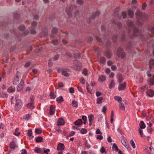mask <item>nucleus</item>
<instances>
[{"instance_id":"obj_64","label":"nucleus","mask_w":154,"mask_h":154,"mask_svg":"<svg viewBox=\"0 0 154 154\" xmlns=\"http://www.w3.org/2000/svg\"><path fill=\"white\" fill-rule=\"evenodd\" d=\"M21 154H27L26 150L25 149H23L22 150Z\"/></svg>"},{"instance_id":"obj_31","label":"nucleus","mask_w":154,"mask_h":154,"mask_svg":"<svg viewBox=\"0 0 154 154\" xmlns=\"http://www.w3.org/2000/svg\"><path fill=\"white\" fill-rule=\"evenodd\" d=\"M112 149L113 150H115L116 151H118L119 149L116 143H114L113 145Z\"/></svg>"},{"instance_id":"obj_37","label":"nucleus","mask_w":154,"mask_h":154,"mask_svg":"<svg viewBox=\"0 0 154 154\" xmlns=\"http://www.w3.org/2000/svg\"><path fill=\"white\" fill-rule=\"evenodd\" d=\"M130 143L131 145L132 146V147L134 149L136 147L135 145L134 142L133 140H131L130 141Z\"/></svg>"},{"instance_id":"obj_20","label":"nucleus","mask_w":154,"mask_h":154,"mask_svg":"<svg viewBox=\"0 0 154 154\" xmlns=\"http://www.w3.org/2000/svg\"><path fill=\"white\" fill-rule=\"evenodd\" d=\"M15 91V89L14 88H13L12 86L9 87L8 89V91L9 93H12L14 92Z\"/></svg>"},{"instance_id":"obj_21","label":"nucleus","mask_w":154,"mask_h":154,"mask_svg":"<svg viewBox=\"0 0 154 154\" xmlns=\"http://www.w3.org/2000/svg\"><path fill=\"white\" fill-rule=\"evenodd\" d=\"M114 99L116 100L119 103H120L122 101V98L120 97L116 96L114 97Z\"/></svg>"},{"instance_id":"obj_1","label":"nucleus","mask_w":154,"mask_h":154,"mask_svg":"<svg viewBox=\"0 0 154 154\" xmlns=\"http://www.w3.org/2000/svg\"><path fill=\"white\" fill-rule=\"evenodd\" d=\"M30 102L26 104V106L28 108L31 109H33L35 107L34 105V97L33 96L31 95L30 98Z\"/></svg>"},{"instance_id":"obj_26","label":"nucleus","mask_w":154,"mask_h":154,"mask_svg":"<svg viewBox=\"0 0 154 154\" xmlns=\"http://www.w3.org/2000/svg\"><path fill=\"white\" fill-rule=\"evenodd\" d=\"M149 85H154V75H153L152 78L150 79Z\"/></svg>"},{"instance_id":"obj_54","label":"nucleus","mask_w":154,"mask_h":154,"mask_svg":"<svg viewBox=\"0 0 154 154\" xmlns=\"http://www.w3.org/2000/svg\"><path fill=\"white\" fill-rule=\"evenodd\" d=\"M30 64V62H26L24 65V66L25 67H29Z\"/></svg>"},{"instance_id":"obj_32","label":"nucleus","mask_w":154,"mask_h":154,"mask_svg":"<svg viewBox=\"0 0 154 154\" xmlns=\"http://www.w3.org/2000/svg\"><path fill=\"white\" fill-rule=\"evenodd\" d=\"M50 96L51 98L53 99H55L56 97V96L54 92L53 91L51 92L50 94Z\"/></svg>"},{"instance_id":"obj_63","label":"nucleus","mask_w":154,"mask_h":154,"mask_svg":"<svg viewBox=\"0 0 154 154\" xmlns=\"http://www.w3.org/2000/svg\"><path fill=\"white\" fill-rule=\"evenodd\" d=\"M96 133L97 134H102V133L100 131V129H97L96 131Z\"/></svg>"},{"instance_id":"obj_11","label":"nucleus","mask_w":154,"mask_h":154,"mask_svg":"<svg viewBox=\"0 0 154 154\" xmlns=\"http://www.w3.org/2000/svg\"><path fill=\"white\" fill-rule=\"evenodd\" d=\"M65 148V146L63 143H59L57 146V149L58 151H62Z\"/></svg>"},{"instance_id":"obj_19","label":"nucleus","mask_w":154,"mask_h":154,"mask_svg":"<svg viewBox=\"0 0 154 154\" xmlns=\"http://www.w3.org/2000/svg\"><path fill=\"white\" fill-rule=\"evenodd\" d=\"M55 108L52 106L51 105L50 106V114L51 115L53 114L55 112Z\"/></svg>"},{"instance_id":"obj_40","label":"nucleus","mask_w":154,"mask_h":154,"mask_svg":"<svg viewBox=\"0 0 154 154\" xmlns=\"http://www.w3.org/2000/svg\"><path fill=\"white\" fill-rule=\"evenodd\" d=\"M35 132L37 134H39L42 133V131L38 128H36L35 130Z\"/></svg>"},{"instance_id":"obj_45","label":"nucleus","mask_w":154,"mask_h":154,"mask_svg":"<svg viewBox=\"0 0 154 154\" xmlns=\"http://www.w3.org/2000/svg\"><path fill=\"white\" fill-rule=\"evenodd\" d=\"M100 63H105L106 62L105 59L103 57H101L100 58Z\"/></svg>"},{"instance_id":"obj_8","label":"nucleus","mask_w":154,"mask_h":154,"mask_svg":"<svg viewBox=\"0 0 154 154\" xmlns=\"http://www.w3.org/2000/svg\"><path fill=\"white\" fill-rule=\"evenodd\" d=\"M121 142L122 144L126 148H128V146L127 144V140L124 136H122L121 138Z\"/></svg>"},{"instance_id":"obj_52","label":"nucleus","mask_w":154,"mask_h":154,"mask_svg":"<svg viewBox=\"0 0 154 154\" xmlns=\"http://www.w3.org/2000/svg\"><path fill=\"white\" fill-rule=\"evenodd\" d=\"M69 92L70 93H74V89L73 87L70 88L69 89Z\"/></svg>"},{"instance_id":"obj_17","label":"nucleus","mask_w":154,"mask_h":154,"mask_svg":"<svg viewBox=\"0 0 154 154\" xmlns=\"http://www.w3.org/2000/svg\"><path fill=\"white\" fill-rule=\"evenodd\" d=\"M64 99L62 96H60L56 98V101L58 103H61L63 102Z\"/></svg>"},{"instance_id":"obj_57","label":"nucleus","mask_w":154,"mask_h":154,"mask_svg":"<svg viewBox=\"0 0 154 154\" xmlns=\"http://www.w3.org/2000/svg\"><path fill=\"white\" fill-rule=\"evenodd\" d=\"M57 32V28H53L52 30V32L54 34L56 33Z\"/></svg>"},{"instance_id":"obj_48","label":"nucleus","mask_w":154,"mask_h":154,"mask_svg":"<svg viewBox=\"0 0 154 154\" xmlns=\"http://www.w3.org/2000/svg\"><path fill=\"white\" fill-rule=\"evenodd\" d=\"M87 88L88 91L89 92H90V93H91L92 90V89L93 88V87H92V88H89V85H88L87 87Z\"/></svg>"},{"instance_id":"obj_39","label":"nucleus","mask_w":154,"mask_h":154,"mask_svg":"<svg viewBox=\"0 0 154 154\" xmlns=\"http://www.w3.org/2000/svg\"><path fill=\"white\" fill-rule=\"evenodd\" d=\"M80 131H81V132L82 134H86V133H87V130L86 129L82 128L81 130Z\"/></svg>"},{"instance_id":"obj_15","label":"nucleus","mask_w":154,"mask_h":154,"mask_svg":"<svg viewBox=\"0 0 154 154\" xmlns=\"http://www.w3.org/2000/svg\"><path fill=\"white\" fill-rule=\"evenodd\" d=\"M17 147V146L14 142L12 141L10 144V147L11 149H14Z\"/></svg>"},{"instance_id":"obj_42","label":"nucleus","mask_w":154,"mask_h":154,"mask_svg":"<svg viewBox=\"0 0 154 154\" xmlns=\"http://www.w3.org/2000/svg\"><path fill=\"white\" fill-rule=\"evenodd\" d=\"M32 132L31 129L28 130L27 133L28 136L31 137L32 135Z\"/></svg>"},{"instance_id":"obj_4","label":"nucleus","mask_w":154,"mask_h":154,"mask_svg":"<svg viewBox=\"0 0 154 154\" xmlns=\"http://www.w3.org/2000/svg\"><path fill=\"white\" fill-rule=\"evenodd\" d=\"M73 62L75 65L72 66L71 68L74 70H78L79 68L81 66L82 63L80 62H78L77 60H74Z\"/></svg>"},{"instance_id":"obj_43","label":"nucleus","mask_w":154,"mask_h":154,"mask_svg":"<svg viewBox=\"0 0 154 154\" xmlns=\"http://www.w3.org/2000/svg\"><path fill=\"white\" fill-rule=\"evenodd\" d=\"M19 129L18 128H17L15 130V132H14V134L16 136H18L20 134V132H18L17 133V131L19 130Z\"/></svg>"},{"instance_id":"obj_62","label":"nucleus","mask_w":154,"mask_h":154,"mask_svg":"<svg viewBox=\"0 0 154 154\" xmlns=\"http://www.w3.org/2000/svg\"><path fill=\"white\" fill-rule=\"evenodd\" d=\"M52 60H49L48 61V66L51 67L52 66Z\"/></svg>"},{"instance_id":"obj_61","label":"nucleus","mask_w":154,"mask_h":154,"mask_svg":"<svg viewBox=\"0 0 154 154\" xmlns=\"http://www.w3.org/2000/svg\"><path fill=\"white\" fill-rule=\"evenodd\" d=\"M146 6L147 5L146 3H143L142 5V9L143 10H145L146 7Z\"/></svg>"},{"instance_id":"obj_3","label":"nucleus","mask_w":154,"mask_h":154,"mask_svg":"<svg viewBox=\"0 0 154 154\" xmlns=\"http://www.w3.org/2000/svg\"><path fill=\"white\" fill-rule=\"evenodd\" d=\"M75 8V6L72 5H70L66 8V11L69 16L71 15L72 11Z\"/></svg>"},{"instance_id":"obj_16","label":"nucleus","mask_w":154,"mask_h":154,"mask_svg":"<svg viewBox=\"0 0 154 154\" xmlns=\"http://www.w3.org/2000/svg\"><path fill=\"white\" fill-rule=\"evenodd\" d=\"M147 94L148 96L150 97H152L154 94V92L151 89H149L147 91Z\"/></svg>"},{"instance_id":"obj_7","label":"nucleus","mask_w":154,"mask_h":154,"mask_svg":"<svg viewBox=\"0 0 154 154\" xmlns=\"http://www.w3.org/2000/svg\"><path fill=\"white\" fill-rule=\"evenodd\" d=\"M24 84V81L23 79H21L19 84L17 87V90L18 91H21L22 89Z\"/></svg>"},{"instance_id":"obj_47","label":"nucleus","mask_w":154,"mask_h":154,"mask_svg":"<svg viewBox=\"0 0 154 154\" xmlns=\"http://www.w3.org/2000/svg\"><path fill=\"white\" fill-rule=\"evenodd\" d=\"M35 152L38 153L40 152L41 150L39 148L36 147L35 149Z\"/></svg>"},{"instance_id":"obj_14","label":"nucleus","mask_w":154,"mask_h":154,"mask_svg":"<svg viewBox=\"0 0 154 154\" xmlns=\"http://www.w3.org/2000/svg\"><path fill=\"white\" fill-rule=\"evenodd\" d=\"M61 72L62 75H64L65 76L67 77L69 76V74L67 72V71L64 69H62L61 70Z\"/></svg>"},{"instance_id":"obj_49","label":"nucleus","mask_w":154,"mask_h":154,"mask_svg":"<svg viewBox=\"0 0 154 154\" xmlns=\"http://www.w3.org/2000/svg\"><path fill=\"white\" fill-rule=\"evenodd\" d=\"M18 28L21 31L24 30L25 29V27L23 26H19Z\"/></svg>"},{"instance_id":"obj_59","label":"nucleus","mask_w":154,"mask_h":154,"mask_svg":"<svg viewBox=\"0 0 154 154\" xmlns=\"http://www.w3.org/2000/svg\"><path fill=\"white\" fill-rule=\"evenodd\" d=\"M122 16L123 18H125L126 17L127 14L125 12H123L122 14Z\"/></svg>"},{"instance_id":"obj_46","label":"nucleus","mask_w":154,"mask_h":154,"mask_svg":"<svg viewBox=\"0 0 154 154\" xmlns=\"http://www.w3.org/2000/svg\"><path fill=\"white\" fill-rule=\"evenodd\" d=\"M87 72L88 70L86 69H84L83 71L82 72V73L86 76L87 75Z\"/></svg>"},{"instance_id":"obj_53","label":"nucleus","mask_w":154,"mask_h":154,"mask_svg":"<svg viewBox=\"0 0 154 154\" xmlns=\"http://www.w3.org/2000/svg\"><path fill=\"white\" fill-rule=\"evenodd\" d=\"M52 43L54 45H57L58 43V40H55L52 41Z\"/></svg>"},{"instance_id":"obj_27","label":"nucleus","mask_w":154,"mask_h":154,"mask_svg":"<svg viewBox=\"0 0 154 154\" xmlns=\"http://www.w3.org/2000/svg\"><path fill=\"white\" fill-rule=\"evenodd\" d=\"M140 128L141 129H144L145 128L146 125L143 121H141L140 122Z\"/></svg>"},{"instance_id":"obj_50","label":"nucleus","mask_w":154,"mask_h":154,"mask_svg":"<svg viewBox=\"0 0 154 154\" xmlns=\"http://www.w3.org/2000/svg\"><path fill=\"white\" fill-rule=\"evenodd\" d=\"M106 151V150L104 148V147L103 146L102 147L100 150V152L102 153H104Z\"/></svg>"},{"instance_id":"obj_23","label":"nucleus","mask_w":154,"mask_h":154,"mask_svg":"<svg viewBox=\"0 0 154 154\" xmlns=\"http://www.w3.org/2000/svg\"><path fill=\"white\" fill-rule=\"evenodd\" d=\"M119 107L120 109L122 110H125V107L124 104L121 102L119 104Z\"/></svg>"},{"instance_id":"obj_5","label":"nucleus","mask_w":154,"mask_h":154,"mask_svg":"<svg viewBox=\"0 0 154 154\" xmlns=\"http://www.w3.org/2000/svg\"><path fill=\"white\" fill-rule=\"evenodd\" d=\"M16 103L15 107L16 109L18 110L20 107L22 106V103L21 100L20 99H17L16 98Z\"/></svg>"},{"instance_id":"obj_44","label":"nucleus","mask_w":154,"mask_h":154,"mask_svg":"<svg viewBox=\"0 0 154 154\" xmlns=\"http://www.w3.org/2000/svg\"><path fill=\"white\" fill-rule=\"evenodd\" d=\"M1 97H3L4 98H7L8 97L7 93H2L1 95Z\"/></svg>"},{"instance_id":"obj_18","label":"nucleus","mask_w":154,"mask_h":154,"mask_svg":"<svg viewBox=\"0 0 154 154\" xmlns=\"http://www.w3.org/2000/svg\"><path fill=\"white\" fill-rule=\"evenodd\" d=\"M82 123V121L81 119H79L75 122V124L76 125H80Z\"/></svg>"},{"instance_id":"obj_55","label":"nucleus","mask_w":154,"mask_h":154,"mask_svg":"<svg viewBox=\"0 0 154 154\" xmlns=\"http://www.w3.org/2000/svg\"><path fill=\"white\" fill-rule=\"evenodd\" d=\"M64 86L63 83L61 82H59L58 84V87H63Z\"/></svg>"},{"instance_id":"obj_12","label":"nucleus","mask_w":154,"mask_h":154,"mask_svg":"<svg viewBox=\"0 0 154 154\" xmlns=\"http://www.w3.org/2000/svg\"><path fill=\"white\" fill-rule=\"evenodd\" d=\"M94 115L92 114H91L88 116L90 126L91 125L93 122L94 120Z\"/></svg>"},{"instance_id":"obj_22","label":"nucleus","mask_w":154,"mask_h":154,"mask_svg":"<svg viewBox=\"0 0 154 154\" xmlns=\"http://www.w3.org/2000/svg\"><path fill=\"white\" fill-rule=\"evenodd\" d=\"M128 15L131 18H132L134 14V12L131 10H129L128 11Z\"/></svg>"},{"instance_id":"obj_25","label":"nucleus","mask_w":154,"mask_h":154,"mask_svg":"<svg viewBox=\"0 0 154 154\" xmlns=\"http://www.w3.org/2000/svg\"><path fill=\"white\" fill-rule=\"evenodd\" d=\"M152 65L154 66V59L150 60L149 62V66L150 69L152 68Z\"/></svg>"},{"instance_id":"obj_24","label":"nucleus","mask_w":154,"mask_h":154,"mask_svg":"<svg viewBox=\"0 0 154 154\" xmlns=\"http://www.w3.org/2000/svg\"><path fill=\"white\" fill-rule=\"evenodd\" d=\"M136 15L138 18H140L142 17V13L139 10H137L136 13Z\"/></svg>"},{"instance_id":"obj_60","label":"nucleus","mask_w":154,"mask_h":154,"mask_svg":"<svg viewBox=\"0 0 154 154\" xmlns=\"http://www.w3.org/2000/svg\"><path fill=\"white\" fill-rule=\"evenodd\" d=\"M138 29L137 28H134L133 30L134 34V35H137L135 34L136 32H138Z\"/></svg>"},{"instance_id":"obj_6","label":"nucleus","mask_w":154,"mask_h":154,"mask_svg":"<svg viewBox=\"0 0 154 154\" xmlns=\"http://www.w3.org/2000/svg\"><path fill=\"white\" fill-rule=\"evenodd\" d=\"M117 54L120 55L122 58H124L125 57L126 55L125 53L122 51V49L119 48L117 51Z\"/></svg>"},{"instance_id":"obj_36","label":"nucleus","mask_w":154,"mask_h":154,"mask_svg":"<svg viewBox=\"0 0 154 154\" xmlns=\"http://www.w3.org/2000/svg\"><path fill=\"white\" fill-rule=\"evenodd\" d=\"M76 3L79 5H82L84 3V0H76Z\"/></svg>"},{"instance_id":"obj_38","label":"nucleus","mask_w":154,"mask_h":154,"mask_svg":"<svg viewBox=\"0 0 154 154\" xmlns=\"http://www.w3.org/2000/svg\"><path fill=\"white\" fill-rule=\"evenodd\" d=\"M100 14V12L99 11H97L95 12V13L94 14H93L92 16L91 17V18L92 19H93L95 18V16H98Z\"/></svg>"},{"instance_id":"obj_35","label":"nucleus","mask_w":154,"mask_h":154,"mask_svg":"<svg viewBox=\"0 0 154 154\" xmlns=\"http://www.w3.org/2000/svg\"><path fill=\"white\" fill-rule=\"evenodd\" d=\"M115 86V83L114 81L113 80H112L111 81L110 84L109 85V88H112L114 87Z\"/></svg>"},{"instance_id":"obj_56","label":"nucleus","mask_w":154,"mask_h":154,"mask_svg":"<svg viewBox=\"0 0 154 154\" xmlns=\"http://www.w3.org/2000/svg\"><path fill=\"white\" fill-rule=\"evenodd\" d=\"M107 107L105 106H104L102 108V112L104 113H106V110Z\"/></svg>"},{"instance_id":"obj_10","label":"nucleus","mask_w":154,"mask_h":154,"mask_svg":"<svg viewBox=\"0 0 154 154\" xmlns=\"http://www.w3.org/2000/svg\"><path fill=\"white\" fill-rule=\"evenodd\" d=\"M126 86V83L125 82H124L123 83L119 85L118 89L119 91L124 90Z\"/></svg>"},{"instance_id":"obj_41","label":"nucleus","mask_w":154,"mask_h":154,"mask_svg":"<svg viewBox=\"0 0 154 154\" xmlns=\"http://www.w3.org/2000/svg\"><path fill=\"white\" fill-rule=\"evenodd\" d=\"M128 23L129 27H131L133 26V23L131 21H128Z\"/></svg>"},{"instance_id":"obj_9","label":"nucleus","mask_w":154,"mask_h":154,"mask_svg":"<svg viewBox=\"0 0 154 154\" xmlns=\"http://www.w3.org/2000/svg\"><path fill=\"white\" fill-rule=\"evenodd\" d=\"M117 78L118 79V82L119 83L122 82L124 79L122 74L120 73L117 74Z\"/></svg>"},{"instance_id":"obj_51","label":"nucleus","mask_w":154,"mask_h":154,"mask_svg":"<svg viewBox=\"0 0 154 154\" xmlns=\"http://www.w3.org/2000/svg\"><path fill=\"white\" fill-rule=\"evenodd\" d=\"M139 131L141 137H143V131L141 130L140 129H139Z\"/></svg>"},{"instance_id":"obj_30","label":"nucleus","mask_w":154,"mask_h":154,"mask_svg":"<svg viewBox=\"0 0 154 154\" xmlns=\"http://www.w3.org/2000/svg\"><path fill=\"white\" fill-rule=\"evenodd\" d=\"M106 79V78L103 75H102L100 76L99 78L98 79V81L101 82H103Z\"/></svg>"},{"instance_id":"obj_28","label":"nucleus","mask_w":154,"mask_h":154,"mask_svg":"<svg viewBox=\"0 0 154 154\" xmlns=\"http://www.w3.org/2000/svg\"><path fill=\"white\" fill-rule=\"evenodd\" d=\"M72 106L75 107H77L78 106V102L75 100H73L72 103Z\"/></svg>"},{"instance_id":"obj_29","label":"nucleus","mask_w":154,"mask_h":154,"mask_svg":"<svg viewBox=\"0 0 154 154\" xmlns=\"http://www.w3.org/2000/svg\"><path fill=\"white\" fill-rule=\"evenodd\" d=\"M43 139L42 137L38 136V137L35 139L37 143L41 142H42Z\"/></svg>"},{"instance_id":"obj_33","label":"nucleus","mask_w":154,"mask_h":154,"mask_svg":"<svg viewBox=\"0 0 154 154\" xmlns=\"http://www.w3.org/2000/svg\"><path fill=\"white\" fill-rule=\"evenodd\" d=\"M30 117V115L28 114H26L23 116V119L27 120H28Z\"/></svg>"},{"instance_id":"obj_58","label":"nucleus","mask_w":154,"mask_h":154,"mask_svg":"<svg viewBox=\"0 0 154 154\" xmlns=\"http://www.w3.org/2000/svg\"><path fill=\"white\" fill-rule=\"evenodd\" d=\"M106 55L108 58H110L111 56L110 53L109 52H107L106 53Z\"/></svg>"},{"instance_id":"obj_2","label":"nucleus","mask_w":154,"mask_h":154,"mask_svg":"<svg viewBox=\"0 0 154 154\" xmlns=\"http://www.w3.org/2000/svg\"><path fill=\"white\" fill-rule=\"evenodd\" d=\"M21 76L20 73L18 71H17L13 82L14 85H16L18 84L20 81V79L21 78Z\"/></svg>"},{"instance_id":"obj_34","label":"nucleus","mask_w":154,"mask_h":154,"mask_svg":"<svg viewBox=\"0 0 154 154\" xmlns=\"http://www.w3.org/2000/svg\"><path fill=\"white\" fill-rule=\"evenodd\" d=\"M103 100V97H100L97 98V103L98 104H100L102 103V100Z\"/></svg>"},{"instance_id":"obj_13","label":"nucleus","mask_w":154,"mask_h":154,"mask_svg":"<svg viewBox=\"0 0 154 154\" xmlns=\"http://www.w3.org/2000/svg\"><path fill=\"white\" fill-rule=\"evenodd\" d=\"M65 123L64 120L62 118H60L57 121V125H63Z\"/></svg>"}]
</instances>
